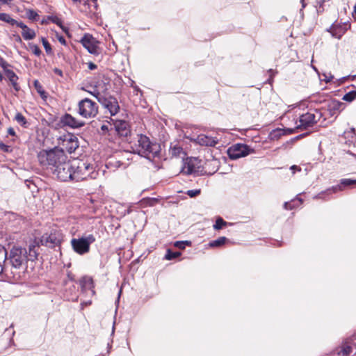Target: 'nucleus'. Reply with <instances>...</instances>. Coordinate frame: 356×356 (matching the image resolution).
I'll return each instance as SVG.
<instances>
[{"label": "nucleus", "instance_id": "nucleus-1", "mask_svg": "<svg viewBox=\"0 0 356 356\" xmlns=\"http://www.w3.org/2000/svg\"><path fill=\"white\" fill-rule=\"evenodd\" d=\"M67 156L65 154L63 149L54 148L49 151L42 150L38 154V159L40 164L47 168H49L51 171L56 168L59 164L67 160Z\"/></svg>", "mask_w": 356, "mask_h": 356}, {"label": "nucleus", "instance_id": "nucleus-2", "mask_svg": "<svg viewBox=\"0 0 356 356\" xmlns=\"http://www.w3.org/2000/svg\"><path fill=\"white\" fill-rule=\"evenodd\" d=\"M72 181H81L88 178L95 179L98 172L87 161L75 159L72 161Z\"/></svg>", "mask_w": 356, "mask_h": 356}, {"label": "nucleus", "instance_id": "nucleus-3", "mask_svg": "<svg viewBox=\"0 0 356 356\" xmlns=\"http://www.w3.org/2000/svg\"><path fill=\"white\" fill-rule=\"evenodd\" d=\"M133 152L139 155L149 157L151 154L154 156L157 152V145L152 144L149 138L145 135H138L136 143L132 147Z\"/></svg>", "mask_w": 356, "mask_h": 356}, {"label": "nucleus", "instance_id": "nucleus-4", "mask_svg": "<svg viewBox=\"0 0 356 356\" xmlns=\"http://www.w3.org/2000/svg\"><path fill=\"white\" fill-rule=\"evenodd\" d=\"M28 261V252L26 248L14 245L8 252V262L11 266L19 269Z\"/></svg>", "mask_w": 356, "mask_h": 356}, {"label": "nucleus", "instance_id": "nucleus-5", "mask_svg": "<svg viewBox=\"0 0 356 356\" xmlns=\"http://www.w3.org/2000/svg\"><path fill=\"white\" fill-rule=\"evenodd\" d=\"M95 241L93 234H88L79 238H72V247L75 252L79 254H84L90 251V245Z\"/></svg>", "mask_w": 356, "mask_h": 356}, {"label": "nucleus", "instance_id": "nucleus-6", "mask_svg": "<svg viewBox=\"0 0 356 356\" xmlns=\"http://www.w3.org/2000/svg\"><path fill=\"white\" fill-rule=\"evenodd\" d=\"M321 118V113L317 110L302 114L298 122H296L297 129H306L317 123Z\"/></svg>", "mask_w": 356, "mask_h": 356}, {"label": "nucleus", "instance_id": "nucleus-7", "mask_svg": "<svg viewBox=\"0 0 356 356\" xmlns=\"http://www.w3.org/2000/svg\"><path fill=\"white\" fill-rule=\"evenodd\" d=\"M78 106L79 114L86 118H94L98 113L97 104L88 98L81 100Z\"/></svg>", "mask_w": 356, "mask_h": 356}, {"label": "nucleus", "instance_id": "nucleus-8", "mask_svg": "<svg viewBox=\"0 0 356 356\" xmlns=\"http://www.w3.org/2000/svg\"><path fill=\"white\" fill-rule=\"evenodd\" d=\"M54 175L62 181H72V162L67 159L52 170Z\"/></svg>", "mask_w": 356, "mask_h": 356}, {"label": "nucleus", "instance_id": "nucleus-9", "mask_svg": "<svg viewBox=\"0 0 356 356\" xmlns=\"http://www.w3.org/2000/svg\"><path fill=\"white\" fill-rule=\"evenodd\" d=\"M60 142L59 145L61 146L60 149L66 151L70 154L75 152L79 147V142L77 138L72 134L63 135L60 138Z\"/></svg>", "mask_w": 356, "mask_h": 356}, {"label": "nucleus", "instance_id": "nucleus-10", "mask_svg": "<svg viewBox=\"0 0 356 356\" xmlns=\"http://www.w3.org/2000/svg\"><path fill=\"white\" fill-rule=\"evenodd\" d=\"M252 151L250 147L244 144L237 143L232 145L227 150V154L231 159H238L248 156Z\"/></svg>", "mask_w": 356, "mask_h": 356}, {"label": "nucleus", "instance_id": "nucleus-11", "mask_svg": "<svg viewBox=\"0 0 356 356\" xmlns=\"http://www.w3.org/2000/svg\"><path fill=\"white\" fill-rule=\"evenodd\" d=\"M80 42L88 51L93 55L99 54L98 41L90 34L85 33L80 40Z\"/></svg>", "mask_w": 356, "mask_h": 356}, {"label": "nucleus", "instance_id": "nucleus-12", "mask_svg": "<svg viewBox=\"0 0 356 356\" xmlns=\"http://www.w3.org/2000/svg\"><path fill=\"white\" fill-rule=\"evenodd\" d=\"M353 185H356V179H342L340 181V184L339 185L332 186L330 188H328L324 192H322L316 196L318 198H324L325 195H330L332 193H337L343 190V188L346 186H352Z\"/></svg>", "mask_w": 356, "mask_h": 356}, {"label": "nucleus", "instance_id": "nucleus-13", "mask_svg": "<svg viewBox=\"0 0 356 356\" xmlns=\"http://www.w3.org/2000/svg\"><path fill=\"white\" fill-rule=\"evenodd\" d=\"M99 103L109 111L111 115H115L120 110L118 102L113 97H99Z\"/></svg>", "mask_w": 356, "mask_h": 356}, {"label": "nucleus", "instance_id": "nucleus-14", "mask_svg": "<svg viewBox=\"0 0 356 356\" xmlns=\"http://www.w3.org/2000/svg\"><path fill=\"white\" fill-rule=\"evenodd\" d=\"M111 133L117 134L120 136L127 137L131 133L129 124L124 120H116L113 127H111Z\"/></svg>", "mask_w": 356, "mask_h": 356}, {"label": "nucleus", "instance_id": "nucleus-15", "mask_svg": "<svg viewBox=\"0 0 356 356\" xmlns=\"http://www.w3.org/2000/svg\"><path fill=\"white\" fill-rule=\"evenodd\" d=\"M60 122L63 126H67L72 129L80 128L85 124L83 122L78 120L74 117L68 113H65L61 117Z\"/></svg>", "mask_w": 356, "mask_h": 356}, {"label": "nucleus", "instance_id": "nucleus-16", "mask_svg": "<svg viewBox=\"0 0 356 356\" xmlns=\"http://www.w3.org/2000/svg\"><path fill=\"white\" fill-rule=\"evenodd\" d=\"M42 245L52 248L60 243V239L56 234H44L41 238Z\"/></svg>", "mask_w": 356, "mask_h": 356}, {"label": "nucleus", "instance_id": "nucleus-17", "mask_svg": "<svg viewBox=\"0 0 356 356\" xmlns=\"http://www.w3.org/2000/svg\"><path fill=\"white\" fill-rule=\"evenodd\" d=\"M195 141L202 146L214 147L218 143V140L211 136L200 134L197 136Z\"/></svg>", "mask_w": 356, "mask_h": 356}, {"label": "nucleus", "instance_id": "nucleus-18", "mask_svg": "<svg viewBox=\"0 0 356 356\" xmlns=\"http://www.w3.org/2000/svg\"><path fill=\"white\" fill-rule=\"evenodd\" d=\"M17 26L20 27L22 29V35L24 40H33L35 37L36 34L35 31L29 28L22 22H19Z\"/></svg>", "mask_w": 356, "mask_h": 356}, {"label": "nucleus", "instance_id": "nucleus-19", "mask_svg": "<svg viewBox=\"0 0 356 356\" xmlns=\"http://www.w3.org/2000/svg\"><path fill=\"white\" fill-rule=\"evenodd\" d=\"M169 153L172 157H181L185 156L183 148L178 144H171L169 149Z\"/></svg>", "mask_w": 356, "mask_h": 356}, {"label": "nucleus", "instance_id": "nucleus-20", "mask_svg": "<svg viewBox=\"0 0 356 356\" xmlns=\"http://www.w3.org/2000/svg\"><path fill=\"white\" fill-rule=\"evenodd\" d=\"M6 261H8V252L3 245H0V274L3 271Z\"/></svg>", "mask_w": 356, "mask_h": 356}, {"label": "nucleus", "instance_id": "nucleus-21", "mask_svg": "<svg viewBox=\"0 0 356 356\" xmlns=\"http://www.w3.org/2000/svg\"><path fill=\"white\" fill-rule=\"evenodd\" d=\"M7 76L9 79V81L12 83V86H13L14 89L17 92L19 90V86L17 83V81L18 80V76L15 74V73L12 70H8L7 72Z\"/></svg>", "mask_w": 356, "mask_h": 356}, {"label": "nucleus", "instance_id": "nucleus-22", "mask_svg": "<svg viewBox=\"0 0 356 356\" xmlns=\"http://www.w3.org/2000/svg\"><path fill=\"white\" fill-rule=\"evenodd\" d=\"M80 284L83 289H91L93 288V280L90 277H83L81 281Z\"/></svg>", "mask_w": 356, "mask_h": 356}, {"label": "nucleus", "instance_id": "nucleus-23", "mask_svg": "<svg viewBox=\"0 0 356 356\" xmlns=\"http://www.w3.org/2000/svg\"><path fill=\"white\" fill-rule=\"evenodd\" d=\"M0 20L8 23L10 25L17 26V24L19 23V22H17V20L13 19L9 14L4 13H0Z\"/></svg>", "mask_w": 356, "mask_h": 356}, {"label": "nucleus", "instance_id": "nucleus-24", "mask_svg": "<svg viewBox=\"0 0 356 356\" xmlns=\"http://www.w3.org/2000/svg\"><path fill=\"white\" fill-rule=\"evenodd\" d=\"M302 204V200L300 198H297L296 200H292L291 202H286L284 204V209L287 210H291L294 209L296 207H298Z\"/></svg>", "mask_w": 356, "mask_h": 356}, {"label": "nucleus", "instance_id": "nucleus-25", "mask_svg": "<svg viewBox=\"0 0 356 356\" xmlns=\"http://www.w3.org/2000/svg\"><path fill=\"white\" fill-rule=\"evenodd\" d=\"M35 248L36 247L34 245L29 246L28 252V261H34L37 259L38 254L37 252V250H35Z\"/></svg>", "mask_w": 356, "mask_h": 356}, {"label": "nucleus", "instance_id": "nucleus-26", "mask_svg": "<svg viewBox=\"0 0 356 356\" xmlns=\"http://www.w3.org/2000/svg\"><path fill=\"white\" fill-rule=\"evenodd\" d=\"M15 120L17 121L18 124H19L21 126L26 128L29 125V123L25 118V117L20 113H17L15 115Z\"/></svg>", "mask_w": 356, "mask_h": 356}, {"label": "nucleus", "instance_id": "nucleus-27", "mask_svg": "<svg viewBox=\"0 0 356 356\" xmlns=\"http://www.w3.org/2000/svg\"><path fill=\"white\" fill-rule=\"evenodd\" d=\"M227 238L225 236L219 237L218 238L213 240L209 243L210 247H220L225 243Z\"/></svg>", "mask_w": 356, "mask_h": 356}, {"label": "nucleus", "instance_id": "nucleus-28", "mask_svg": "<svg viewBox=\"0 0 356 356\" xmlns=\"http://www.w3.org/2000/svg\"><path fill=\"white\" fill-rule=\"evenodd\" d=\"M34 87L37 92L40 95L42 98L46 97L45 91L44 90L42 85L38 80H35L33 82Z\"/></svg>", "mask_w": 356, "mask_h": 356}, {"label": "nucleus", "instance_id": "nucleus-29", "mask_svg": "<svg viewBox=\"0 0 356 356\" xmlns=\"http://www.w3.org/2000/svg\"><path fill=\"white\" fill-rule=\"evenodd\" d=\"M181 255L180 252H172L170 249H168L166 252V254L165 255V259L167 260H172L175 258H177Z\"/></svg>", "mask_w": 356, "mask_h": 356}, {"label": "nucleus", "instance_id": "nucleus-30", "mask_svg": "<svg viewBox=\"0 0 356 356\" xmlns=\"http://www.w3.org/2000/svg\"><path fill=\"white\" fill-rule=\"evenodd\" d=\"M227 225V222L225 221L222 218L219 217L216 220V223L213 225V229L216 230H218L222 229L224 226Z\"/></svg>", "mask_w": 356, "mask_h": 356}, {"label": "nucleus", "instance_id": "nucleus-31", "mask_svg": "<svg viewBox=\"0 0 356 356\" xmlns=\"http://www.w3.org/2000/svg\"><path fill=\"white\" fill-rule=\"evenodd\" d=\"M356 99V90H353L344 95L343 99L346 102H352Z\"/></svg>", "mask_w": 356, "mask_h": 356}, {"label": "nucleus", "instance_id": "nucleus-32", "mask_svg": "<svg viewBox=\"0 0 356 356\" xmlns=\"http://www.w3.org/2000/svg\"><path fill=\"white\" fill-rule=\"evenodd\" d=\"M48 19L56 24L58 26H60L63 30H64V27L63 26V22L60 18L57 16H48Z\"/></svg>", "mask_w": 356, "mask_h": 356}, {"label": "nucleus", "instance_id": "nucleus-33", "mask_svg": "<svg viewBox=\"0 0 356 356\" xmlns=\"http://www.w3.org/2000/svg\"><path fill=\"white\" fill-rule=\"evenodd\" d=\"M191 244V241H176L174 243L175 247L184 250L186 248V245H190Z\"/></svg>", "mask_w": 356, "mask_h": 356}, {"label": "nucleus", "instance_id": "nucleus-34", "mask_svg": "<svg viewBox=\"0 0 356 356\" xmlns=\"http://www.w3.org/2000/svg\"><path fill=\"white\" fill-rule=\"evenodd\" d=\"M41 40L47 54H51L52 53V49L50 44L44 38H42Z\"/></svg>", "mask_w": 356, "mask_h": 356}, {"label": "nucleus", "instance_id": "nucleus-35", "mask_svg": "<svg viewBox=\"0 0 356 356\" xmlns=\"http://www.w3.org/2000/svg\"><path fill=\"white\" fill-rule=\"evenodd\" d=\"M352 348L350 346L345 345L342 347V349L339 351V355L342 356H346L350 353Z\"/></svg>", "mask_w": 356, "mask_h": 356}, {"label": "nucleus", "instance_id": "nucleus-36", "mask_svg": "<svg viewBox=\"0 0 356 356\" xmlns=\"http://www.w3.org/2000/svg\"><path fill=\"white\" fill-rule=\"evenodd\" d=\"M27 17L29 19L31 20H37L38 17V14L33 10H28L26 11Z\"/></svg>", "mask_w": 356, "mask_h": 356}, {"label": "nucleus", "instance_id": "nucleus-37", "mask_svg": "<svg viewBox=\"0 0 356 356\" xmlns=\"http://www.w3.org/2000/svg\"><path fill=\"white\" fill-rule=\"evenodd\" d=\"M32 52L37 56H40L42 51L38 45L34 44H29Z\"/></svg>", "mask_w": 356, "mask_h": 356}, {"label": "nucleus", "instance_id": "nucleus-38", "mask_svg": "<svg viewBox=\"0 0 356 356\" xmlns=\"http://www.w3.org/2000/svg\"><path fill=\"white\" fill-rule=\"evenodd\" d=\"M201 193V190L200 189H195V190H188L186 191V194L191 197H196L197 195H199Z\"/></svg>", "mask_w": 356, "mask_h": 356}, {"label": "nucleus", "instance_id": "nucleus-39", "mask_svg": "<svg viewBox=\"0 0 356 356\" xmlns=\"http://www.w3.org/2000/svg\"><path fill=\"white\" fill-rule=\"evenodd\" d=\"M276 133V136H281V135H284L285 134V132H287L289 134H292L294 132L293 129H287L286 130H282V129H278L277 131H275Z\"/></svg>", "mask_w": 356, "mask_h": 356}, {"label": "nucleus", "instance_id": "nucleus-40", "mask_svg": "<svg viewBox=\"0 0 356 356\" xmlns=\"http://www.w3.org/2000/svg\"><path fill=\"white\" fill-rule=\"evenodd\" d=\"M90 94L94 96L99 102V97H104V95H102L100 92L97 90H94L93 91H88Z\"/></svg>", "mask_w": 356, "mask_h": 356}, {"label": "nucleus", "instance_id": "nucleus-41", "mask_svg": "<svg viewBox=\"0 0 356 356\" xmlns=\"http://www.w3.org/2000/svg\"><path fill=\"white\" fill-rule=\"evenodd\" d=\"M111 127H113V125H111V124H102L101 126V131H102L103 134H105L106 132H111Z\"/></svg>", "mask_w": 356, "mask_h": 356}, {"label": "nucleus", "instance_id": "nucleus-42", "mask_svg": "<svg viewBox=\"0 0 356 356\" xmlns=\"http://www.w3.org/2000/svg\"><path fill=\"white\" fill-rule=\"evenodd\" d=\"M0 149L4 152H9L11 151L10 147L3 143H0Z\"/></svg>", "mask_w": 356, "mask_h": 356}, {"label": "nucleus", "instance_id": "nucleus-43", "mask_svg": "<svg viewBox=\"0 0 356 356\" xmlns=\"http://www.w3.org/2000/svg\"><path fill=\"white\" fill-rule=\"evenodd\" d=\"M324 0H319L317 3L318 4V7L317 8V11L319 13V12H323L324 8H323V4L324 3Z\"/></svg>", "mask_w": 356, "mask_h": 356}, {"label": "nucleus", "instance_id": "nucleus-44", "mask_svg": "<svg viewBox=\"0 0 356 356\" xmlns=\"http://www.w3.org/2000/svg\"><path fill=\"white\" fill-rule=\"evenodd\" d=\"M54 72L56 74L60 76H63V71L58 68H54Z\"/></svg>", "mask_w": 356, "mask_h": 356}, {"label": "nucleus", "instance_id": "nucleus-45", "mask_svg": "<svg viewBox=\"0 0 356 356\" xmlns=\"http://www.w3.org/2000/svg\"><path fill=\"white\" fill-rule=\"evenodd\" d=\"M88 65L89 70H94L97 69V65H95V63H93L92 62L88 63Z\"/></svg>", "mask_w": 356, "mask_h": 356}, {"label": "nucleus", "instance_id": "nucleus-46", "mask_svg": "<svg viewBox=\"0 0 356 356\" xmlns=\"http://www.w3.org/2000/svg\"><path fill=\"white\" fill-rule=\"evenodd\" d=\"M8 134H10V136H15V131L14 130L13 128L12 127H10L8 129Z\"/></svg>", "mask_w": 356, "mask_h": 356}, {"label": "nucleus", "instance_id": "nucleus-47", "mask_svg": "<svg viewBox=\"0 0 356 356\" xmlns=\"http://www.w3.org/2000/svg\"><path fill=\"white\" fill-rule=\"evenodd\" d=\"M291 170L293 171V173H294L295 170L300 171L301 169L300 167L294 165L291 167Z\"/></svg>", "mask_w": 356, "mask_h": 356}, {"label": "nucleus", "instance_id": "nucleus-48", "mask_svg": "<svg viewBox=\"0 0 356 356\" xmlns=\"http://www.w3.org/2000/svg\"><path fill=\"white\" fill-rule=\"evenodd\" d=\"M58 41H59L62 44H64V45H65V44H66V40H65V39L63 36H60V37L58 38Z\"/></svg>", "mask_w": 356, "mask_h": 356}, {"label": "nucleus", "instance_id": "nucleus-49", "mask_svg": "<svg viewBox=\"0 0 356 356\" xmlns=\"http://www.w3.org/2000/svg\"><path fill=\"white\" fill-rule=\"evenodd\" d=\"M12 0H0V4H10Z\"/></svg>", "mask_w": 356, "mask_h": 356}, {"label": "nucleus", "instance_id": "nucleus-50", "mask_svg": "<svg viewBox=\"0 0 356 356\" xmlns=\"http://www.w3.org/2000/svg\"><path fill=\"white\" fill-rule=\"evenodd\" d=\"M4 64H6V62L4 61L3 58L0 56V65L4 66Z\"/></svg>", "mask_w": 356, "mask_h": 356}, {"label": "nucleus", "instance_id": "nucleus-51", "mask_svg": "<svg viewBox=\"0 0 356 356\" xmlns=\"http://www.w3.org/2000/svg\"><path fill=\"white\" fill-rule=\"evenodd\" d=\"M305 135V134H301V135H300V136H298L296 138V139L301 138H302Z\"/></svg>", "mask_w": 356, "mask_h": 356}, {"label": "nucleus", "instance_id": "nucleus-52", "mask_svg": "<svg viewBox=\"0 0 356 356\" xmlns=\"http://www.w3.org/2000/svg\"><path fill=\"white\" fill-rule=\"evenodd\" d=\"M354 14L356 15V5L354 6Z\"/></svg>", "mask_w": 356, "mask_h": 356}, {"label": "nucleus", "instance_id": "nucleus-53", "mask_svg": "<svg viewBox=\"0 0 356 356\" xmlns=\"http://www.w3.org/2000/svg\"><path fill=\"white\" fill-rule=\"evenodd\" d=\"M2 79H3V76H2L1 73L0 72V81H1Z\"/></svg>", "mask_w": 356, "mask_h": 356}, {"label": "nucleus", "instance_id": "nucleus-54", "mask_svg": "<svg viewBox=\"0 0 356 356\" xmlns=\"http://www.w3.org/2000/svg\"><path fill=\"white\" fill-rule=\"evenodd\" d=\"M17 40L21 41V38L19 35L17 36Z\"/></svg>", "mask_w": 356, "mask_h": 356}]
</instances>
